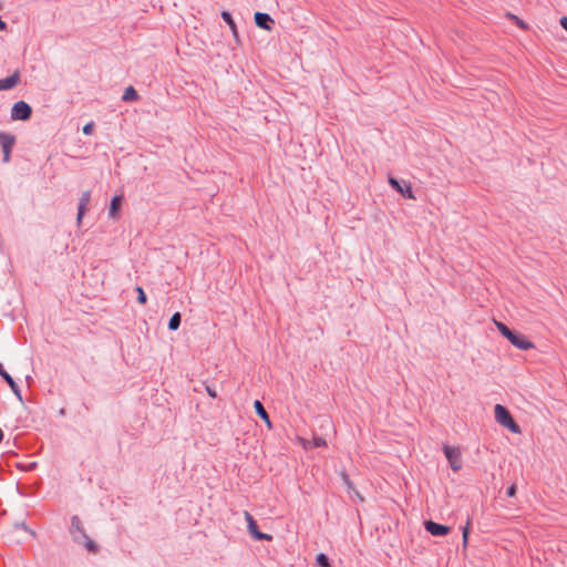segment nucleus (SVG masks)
Listing matches in <instances>:
<instances>
[{"mask_svg": "<svg viewBox=\"0 0 567 567\" xmlns=\"http://www.w3.org/2000/svg\"><path fill=\"white\" fill-rule=\"evenodd\" d=\"M255 23L262 30L270 31L274 24V19L265 12H256L254 16Z\"/></svg>", "mask_w": 567, "mask_h": 567, "instance_id": "nucleus-11", "label": "nucleus"}, {"mask_svg": "<svg viewBox=\"0 0 567 567\" xmlns=\"http://www.w3.org/2000/svg\"><path fill=\"white\" fill-rule=\"evenodd\" d=\"M90 202H91V193L89 190L83 192L79 199V205H78V216H76L78 225L81 224L82 218L87 209Z\"/></svg>", "mask_w": 567, "mask_h": 567, "instance_id": "nucleus-10", "label": "nucleus"}, {"mask_svg": "<svg viewBox=\"0 0 567 567\" xmlns=\"http://www.w3.org/2000/svg\"><path fill=\"white\" fill-rule=\"evenodd\" d=\"M14 144H16L14 135H12L10 133H6V132H0V146H1L2 153H3V158H2L3 163L10 162L11 152H12Z\"/></svg>", "mask_w": 567, "mask_h": 567, "instance_id": "nucleus-7", "label": "nucleus"}, {"mask_svg": "<svg viewBox=\"0 0 567 567\" xmlns=\"http://www.w3.org/2000/svg\"><path fill=\"white\" fill-rule=\"evenodd\" d=\"M389 184L394 188L398 193H400L405 198H414L412 186L410 183L405 181H398L394 177H389Z\"/></svg>", "mask_w": 567, "mask_h": 567, "instance_id": "nucleus-8", "label": "nucleus"}, {"mask_svg": "<svg viewBox=\"0 0 567 567\" xmlns=\"http://www.w3.org/2000/svg\"><path fill=\"white\" fill-rule=\"evenodd\" d=\"M69 534L73 543L83 546L87 551L96 554L99 551V545L92 540L78 515H73L70 518Z\"/></svg>", "mask_w": 567, "mask_h": 567, "instance_id": "nucleus-1", "label": "nucleus"}, {"mask_svg": "<svg viewBox=\"0 0 567 567\" xmlns=\"http://www.w3.org/2000/svg\"><path fill=\"white\" fill-rule=\"evenodd\" d=\"M244 516L247 522L248 532L250 533V535L252 536L254 539H256V540H271L272 539L271 535L262 533L258 529V525L249 512L245 511Z\"/></svg>", "mask_w": 567, "mask_h": 567, "instance_id": "nucleus-6", "label": "nucleus"}, {"mask_svg": "<svg viewBox=\"0 0 567 567\" xmlns=\"http://www.w3.org/2000/svg\"><path fill=\"white\" fill-rule=\"evenodd\" d=\"M93 130H94V123L93 122H89V123H86L83 126V133L85 135H91L93 133Z\"/></svg>", "mask_w": 567, "mask_h": 567, "instance_id": "nucleus-24", "label": "nucleus"}, {"mask_svg": "<svg viewBox=\"0 0 567 567\" xmlns=\"http://www.w3.org/2000/svg\"><path fill=\"white\" fill-rule=\"evenodd\" d=\"M137 99H138V94H137L136 90L133 86H128L124 91V94L122 96V100L124 102H133V101H136Z\"/></svg>", "mask_w": 567, "mask_h": 567, "instance_id": "nucleus-17", "label": "nucleus"}, {"mask_svg": "<svg viewBox=\"0 0 567 567\" xmlns=\"http://www.w3.org/2000/svg\"><path fill=\"white\" fill-rule=\"evenodd\" d=\"M516 491H517V487H516V484H512L507 489H506V495L508 497H514L516 495Z\"/></svg>", "mask_w": 567, "mask_h": 567, "instance_id": "nucleus-25", "label": "nucleus"}, {"mask_svg": "<svg viewBox=\"0 0 567 567\" xmlns=\"http://www.w3.org/2000/svg\"><path fill=\"white\" fill-rule=\"evenodd\" d=\"M495 420L501 425L507 427L512 433H520L519 425L514 421L509 411L502 404H496L494 408Z\"/></svg>", "mask_w": 567, "mask_h": 567, "instance_id": "nucleus-3", "label": "nucleus"}, {"mask_svg": "<svg viewBox=\"0 0 567 567\" xmlns=\"http://www.w3.org/2000/svg\"><path fill=\"white\" fill-rule=\"evenodd\" d=\"M312 444L315 447H323L327 445V442L323 437H313Z\"/></svg>", "mask_w": 567, "mask_h": 567, "instance_id": "nucleus-23", "label": "nucleus"}, {"mask_svg": "<svg viewBox=\"0 0 567 567\" xmlns=\"http://www.w3.org/2000/svg\"><path fill=\"white\" fill-rule=\"evenodd\" d=\"M19 81H20V73H19V71L13 72V74H11L8 78L0 79V91H2V90H11L12 87H14L19 83Z\"/></svg>", "mask_w": 567, "mask_h": 567, "instance_id": "nucleus-13", "label": "nucleus"}, {"mask_svg": "<svg viewBox=\"0 0 567 567\" xmlns=\"http://www.w3.org/2000/svg\"><path fill=\"white\" fill-rule=\"evenodd\" d=\"M254 408H255L257 415L260 416L266 422V424L269 429H271L270 417H269L267 411L265 410L262 403L260 401L256 400L254 402Z\"/></svg>", "mask_w": 567, "mask_h": 567, "instance_id": "nucleus-14", "label": "nucleus"}, {"mask_svg": "<svg viewBox=\"0 0 567 567\" xmlns=\"http://www.w3.org/2000/svg\"><path fill=\"white\" fill-rule=\"evenodd\" d=\"M121 204H122V197L118 196V195H115L112 199H111V205H110V208H109V216L110 217H115L116 214H117V210L120 209L121 207Z\"/></svg>", "mask_w": 567, "mask_h": 567, "instance_id": "nucleus-16", "label": "nucleus"}, {"mask_svg": "<svg viewBox=\"0 0 567 567\" xmlns=\"http://www.w3.org/2000/svg\"><path fill=\"white\" fill-rule=\"evenodd\" d=\"M316 564L318 567H331L329 557L324 553H320L317 555Z\"/></svg>", "mask_w": 567, "mask_h": 567, "instance_id": "nucleus-19", "label": "nucleus"}, {"mask_svg": "<svg viewBox=\"0 0 567 567\" xmlns=\"http://www.w3.org/2000/svg\"><path fill=\"white\" fill-rule=\"evenodd\" d=\"M424 528L432 536H445L450 533V527L433 520H425Z\"/></svg>", "mask_w": 567, "mask_h": 567, "instance_id": "nucleus-9", "label": "nucleus"}, {"mask_svg": "<svg viewBox=\"0 0 567 567\" xmlns=\"http://www.w3.org/2000/svg\"><path fill=\"white\" fill-rule=\"evenodd\" d=\"M13 526L16 529H23L24 532L30 534L33 538L37 537V533L33 529H31L24 522H17V523H14Z\"/></svg>", "mask_w": 567, "mask_h": 567, "instance_id": "nucleus-20", "label": "nucleus"}, {"mask_svg": "<svg viewBox=\"0 0 567 567\" xmlns=\"http://www.w3.org/2000/svg\"><path fill=\"white\" fill-rule=\"evenodd\" d=\"M32 115V107L24 101H18L11 109V118L17 121H27Z\"/></svg>", "mask_w": 567, "mask_h": 567, "instance_id": "nucleus-5", "label": "nucleus"}, {"mask_svg": "<svg viewBox=\"0 0 567 567\" xmlns=\"http://www.w3.org/2000/svg\"><path fill=\"white\" fill-rule=\"evenodd\" d=\"M3 436H4L3 431L0 429V443H1V442H2V440H3Z\"/></svg>", "mask_w": 567, "mask_h": 567, "instance_id": "nucleus-29", "label": "nucleus"}, {"mask_svg": "<svg viewBox=\"0 0 567 567\" xmlns=\"http://www.w3.org/2000/svg\"><path fill=\"white\" fill-rule=\"evenodd\" d=\"M181 322H182V317H181V313L179 312H175L171 318H169V321H168V329L172 330V331H175L179 328L181 326Z\"/></svg>", "mask_w": 567, "mask_h": 567, "instance_id": "nucleus-18", "label": "nucleus"}, {"mask_svg": "<svg viewBox=\"0 0 567 567\" xmlns=\"http://www.w3.org/2000/svg\"><path fill=\"white\" fill-rule=\"evenodd\" d=\"M220 16H221L223 20L229 25L231 33H233L234 38L236 39V41H238L237 25L230 14V12L221 11Z\"/></svg>", "mask_w": 567, "mask_h": 567, "instance_id": "nucleus-15", "label": "nucleus"}, {"mask_svg": "<svg viewBox=\"0 0 567 567\" xmlns=\"http://www.w3.org/2000/svg\"><path fill=\"white\" fill-rule=\"evenodd\" d=\"M443 452L449 461L451 468L458 472L462 468V454L458 447L444 445Z\"/></svg>", "mask_w": 567, "mask_h": 567, "instance_id": "nucleus-4", "label": "nucleus"}, {"mask_svg": "<svg viewBox=\"0 0 567 567\" xmlns=\"http://www.w3.org/2000/svg\"><path fill=\"white\" fill-rule=\"evenodd\" d=\"M135 290L137 292V301L141 305H145L146 301H147V297H146V293H145L144 289L142 287H136Z\"/></svg>", "mask_w": 567, "mask_h": 567, "instance_id": "nucleus-22", "label": "nucleus"}, {"mask_svg": "<svg viewBox=\"0 0 567 567\" xmlns=\"http://www.w3.org/2000/svg\"><path fill=\"white\" fill-rule=\"evenodd\" d=\"M511 17L516 21V23H517L522 29H526V28H527L526 23H525L523 20H520V19H519V18H517L516 16H511Z\"/></svg>", "mask_w": 567, "mask_h": 567, "instance_id": "nucleus-26", "label": "nucleus"}, {"mask_svg": "<svg viewBox=\"0 0 567 567\" xmlns=\"http://www.w3.org/2000/svg\"><path fill=\"white\" fill-rule=\"evenodd\" d=\"M206 390H207V393L209 394V396H212V398L217 396L216 391L214 389H212L210 386H207Z\"/></svg>", "mask_w": 567, "mask_h": 567, "instance_id": "nucleus-27", "label": "nucleus"}, {"mask_svg": "<svg viewBox=\"0 0 567 567\" xmlns=\"http://www.w3.org/2000/svg\"><path fill=\"white\" fill-rule=\"evenodd\" d=\"M497 330L505 337L513 346L520 350H529L534 348V343L529 341L524 334L511 330L505 323L496 321Z\"/></svg>", "mask_w": 567, "mask_h": 567, "instance_id": "nucleus-2", "label": "nucleus"}, {"mask_svg": "<svg viewBox=\"0 0 567 567\" xmlns=\"http://www.w3.org/2000/svg\"><path fill=\"white\" fill-rule=\"evenodd\" d=\"M0 375L2 377V379L8 383V385L10 386V389L12 390V392L14 393V395L20 400L22 401V395H21V391H20V388L19 385L17 384V382L13 380V378L6 371V369L3 368L2 363H0Z\"/></svg>", "mask_w": 567, "mask_h": 567, "instance_id": "nucleus-12", "label": "nucleus"}, {"mask_svg": "<svg viewBox=\"0 0 567 567\" xmlns=\"http://www.w3.org/2000/svg\"><path fill=\"white\" fill-rule=\"evenodd\" d=\"M560 25L563 27V29H564L565 31H567V17H563V18L560 19Z\"/></svg>", "mask_w": 567, "mask_h": 567, "instance_id": "nucleus-28", "label": "nucleus"}, {"mask_svg": "<svg viewBox=\"0 0 567 567\" xmlns=\"http://www.w3.org/2000/svg\"><path fill=\"white\" fill-rule=\"evenodd\" d=\"M462 535H463V545L465 547L467 545L468 535H470V518H467L465 526L462 527Z\"/></svg>", "mask_w": 567, "mask_h": 567, "instance_id": "nucleus-21", "label": "nucleus"}]
</instances>
